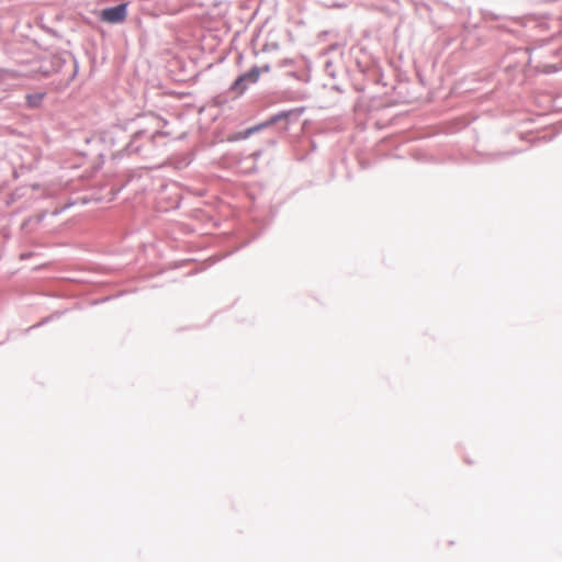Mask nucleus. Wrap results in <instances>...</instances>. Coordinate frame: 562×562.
I'll return each mask as SVG.
<instances>
[{
	"mask_svg": "<svg viewBox=\"0 0 562 562\" xmlns=\"http://www.w3.org/2000/svg\"><path fill=\"white\" fill-rule=\"evenodd\" d=\"M260 77V69L257 67L251 68L248 72L239 76L232 86V90L236 91L238 94L244 93L246 90L245 82L256 83Z\"/></svg>",
	"mask_w": 562,
	"mask_h": 562,
	"instance_id": "obj_1",
	"label": "nucleus"
},
{
	"mask_svg": "<svg viewBox=\"0 0 562 562\" xmlns=\"http://www.w3.org/2000/svg\"><path fill=\"white\" fill-rule=\"evenodd\" d=\"M126 18V4L104 9L101 12V20L108 23H120Z\"/></svg>",
	"mask_w": 562,
	"mask_h": 562,
	"instance_id": "obj_2",
	"label": "nucleus"
},
{
	"mask_svg": "<svg viewBox=\"0 0 562 562\" xmlns=\"http://www.w3.org/2000/svg\"><path fill=\"white\" fill-rule=\"evenodd\" d=\"M43 98H44V94L40 93V94H35V95H29L27 100L32 106H36L41 103Z\"/></svg>",
	"mask_w": 562,
	"mask_h": 562,
	"instance_id": "obj_3",
	"label": "nucleus"
}]
</instances>
